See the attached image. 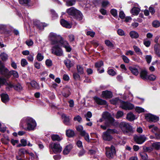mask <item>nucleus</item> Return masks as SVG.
<instances>
[{
  "label": "nucleus",
  "instance_id": "1",
  "mask_svg": "<svg viewBox=\"0 0 160 160\" xmlns=\"http://www.w3.org/2000/svg\"><path fill=\"white\" fill-rule=\"evenodd\" d=\"M49 40L51 41V45L59 44L61 47H64L67 52H70L72 50V48L68 42L64 40V38L60 35H58L56 33L51 32L49 35Z\"/></svg>",
  "mask_w": 160,
  "mask_h": 160
},
{
  "label": "nucleus",
  "instance_id": "2",
  "mask_svg": "<svg viewBox=\"0 0 160 160\" xmlns=\"http://www.w3.org/2000/svg\"><path fill=\"white\" fill-rule=\"evenodd\" d=\"M25 124L27 127H25L21 123L20 126L23 129L28 131L33 130L35 127L36 126V123L35 121L32 118L28 117L26 118L25 121Z\"/></svg>",
  "mask_w": 160,
  "mask_h": 160
},
{
  "label": "nucleus",
  "instance_id": "3",
  "mask_svg": "<svg viewBox=\"0 0 160 160\" xmlns=\"http://www.w3.org/2000/svg\"><path fill=\"white\" fill-rule=\"evenodd\" d=\"M102 117L105 120L104 125L109 127L115 125V120L112 116L111 114L108 112L106 111L103 112Z\"/></svg>",
  "mask_w": 160,
  "mask_h": 160
},
{
  "label": "nucleus",
  "instance_id": "4",
  "mask_svg": "<svg viewBox=\"0 0 160 160\" xmlns=\"http://www.w3.org/2000/svg\"><path fill=\"white\" fill-rule=\"evenodd\" d=\"M68 14L72 16L73 18L81 21L82 19L83 15L80 11L74 8L73 7L67 10Z\"/></svg>",
  "mask_w": 160,
  "mask_h": 160
},
{
  "label": "nucleus",
  "instance_id": "5",
  "mask_svg": "<svg viewBox=\"0 0 160 160\" xmlns=\"http://www.w3.org/2000/svg\"><path fill=\"white\" fill-rule=\"evenodd\" d=\"M115 129H108L106 132H103L102 137L103 139L106 141H111L113 138L111 134H114L116 132Z\"/></svg>",
  "mask_w": 160,
  "mask_h": 160
},
{
  "label": "nucleus",
  "instance_id": "6",
  "mask_svg": "<svg viewBox=\"0 0 160 160\" xmlns=\"http://www.w3.org/2000/svg\"><path fill=\"white\" fill-rule=\"evenodd\" d=\"M119 127L124 133H132L133 132L132 126L128 123L121 122Z\"/></svg>",
  "mask_w": 160,
  "mask_h": 160
},
{
  "label": "nucleus",
  "instance_id": "7",
  "mask_svg": "<svg viewBox=\"0 0 160 160\" xmlns=\"http://www.w3.org/2000/svg\"><path fill=\"white\" fill-rule=\"evenodd\" d=\"M50 148L52 149L54 153L58 154L60 153L62 151V148L58 142H51L49 144Z\"/></svg>",
  "mask_w": 160,
  "mask_h": 160
},
{
  "label": "nucleus",
  "instance_id": "8",
  "mask_svg": "<svg viewBox=\"0 0 160 160\" xmlns=\"http://www.w3.org/2000/svg\"><path fill=\"white\" fill-rule=\"evenodd\" d=\"M52 47L51 50L52 53L58 56H61L63 55L62 49L60 47V44H56Z\"/></svg>",
  "mask_w": 160,
  "mask_h": 160
},
{
  "label": "nucleus",
  "instance_id": "9",
  "mask_svg": "<svg viewBox=\"0 0 160 160\" xmlns=\"http://www.w3.org/2000/svg\"><path fill=\"white\" fill-rule=\"evenodd\" d=\"M145 118L149 122H157L159 120V117L151 113L147 114L145 115Z\"/></svg>",
  "mask_w": 160,
  "mask_h": 160
},
{
  "label": "nucleus",
  "instance_id": "10",
  "mask_svg": "<svg viewBox=\"0 0 160 160\" xmlns=\"http://www.w3.org/2000/svg\"><path fill=\"white\" fill-rule=\"evenodd\" d=\"M9 71L5 67V65L2 66L0 68V74L3 77L8 79Z\"/></svg>",
  "mask_w": 160,
  "mask_h": 160
},
{
  "label": "nucleus",
  "instance_id": "11",
  "mask_svg": "<svg viewBox=\"0 0 160 160\" xmlns=\"http://www.w3.org/2000/svg\"><path fill=\"white\" fill-rule=\"evenodd\" d=\"M134 141L138 144H141L143 143L146 140V138L144 135L140 136H136L134 137Z\"/></svg>",
  "mask_w": 160,
  "mask_h": 160
},
{
  "label": "nucleus",
  "instance_id": "12",
  "mask_svg": "<svg viewBox=\"0 0 160 160\" xmlns=\"http://www.w3.org/2000/svg\"><path fill=\"white\" fill-rule=\"evenodd\" d=\"M101 96L103 98L110 99L112 97L113 94L111 91L106 90L102 92Z\"/></svg>",
  "mask_w": 160,
  "mask_h": 160
},
{
  "label": "nucleus",
  "instance_id": "13",
  "mask_svg": "<svg viewBox=\"0 0 160 160\" xmlns=\"http://www.w3.org/2000/svg\"><path fill=\"white\" fill-rule=\"evenodd\" d=\"M71 89L69 86L66 85L63 88V92L62 93L63 97L67 98L71 94Z\"/></svg>",
  "mask_w": 160,
  "mask_h": 160
},
{
  "label": "nucleus",
  "instance_id": "14",
  "mask_svg": "<svg viewBox=\"0 0 160 160\" xmlns=\"http://www.w3.org/2000/svg\"><path fill=\"white\" fill-rule=\"evenodd\" d=\"M118 100L121 103L120 107L121 108H122L124 110H127L128 102L122 101V100L119 99V98H116L114 101L115 104H116Z\"/></svg>",
  "mask_w": 160,
  "mask_h": 160
},
{
  "label": "nucleus",
  "instance_id": "15",
  "mask_svg": "<svg viewBox=\"0 0 160 160\" xmlns=\"http://www.w3.org/2000/svg\"><path fill=\"white\" fill-rule=\"evenodd\" d=\"M93 98L96 103L99 105H106L107 104L106 101L103 100L96 96L93 97Z\"/></svg>",
  "mask_w": 160,
  "mask_h": 160
},
{
  "label": "nucleus",
  "instance_id": "16",
  "mask_svg": "<svg viewBox=\"0 0 160 160\" xmlns=\"http://www.w3.org/2000/svg\"><path fill=\"white\" fill-rule=\"evenodd\" d=\"M155 54L158 57H160V44H156L154 46Z\"/></svg>",
  "mask_w": 160,
  "mask_h": 160
},
{
  "label": "nucleus",
  "instance_id": "17",
  "mask_svg": "<svg viewBox=\"0 0 160 160\" xmlns=\"http://www.w3.org/2000/svg\"><path fill=\"white\" fill-rule=\"evenodd\" d=\"M60 23L62 26L66 28H70L72 27L69 22L63 19H62L61 20Z\"/></svg>",
  "mask_w": 160,
  "mask_h": 160
},
{
  "label": "nucleus",
  "instance_id": "18",
  "mask_svg": "<svg viewBox=\"0 0 160 160\" xmlns=\"http://www.w3.org/2000/svg\"><path fill=\"white\" fill-rule=\"evenodd\" d=\"M33 23L34 26L40 30L43 29L45 26L43 25V23L40 22L38 21H34L33 22Z\"/></svg>",
  "mask_w": 160,
  "mask_h": 160
},
{
  "label": "nucleus",
  "instance_id": "19",
  "mask_svg": "<svg viewBox=\"0 0 160 160\" xmlns=\"http://www.w3.org/2000/svg\"><path fill=\"white\" fill-rule=\"evenodd\" d=\"M129 69L133 75L136 76H137L139 73L138 68L136 67L130 66L129 67Z\"/></svg>",
  "mask_w": 160,
  "mask_h": 160
},
{
  "label": "nucleus",
  "instance_id": "20",
  "mask_svg": "<svg viewBox=\"0 0 160 160\" xmlns=\"http://www.w3.org/2000/svg\"><path fill=\"white\" fill-rule=\"evenodd\" d=\"M1 97L2 102L4 103H6L9 100V96L7 94L2 93Z\"/></svg>",
  "mask_w": 160,
  "mask_h": 160
},
{
  "label": "nucleus",
  "instance_id": "21",
  "mask_svg": "<svg viewBox=\"0 0 160 160\" xmlns=\"http://www.w3.org/2000/svg\"><path fill=\"white\" fill-rule=\"evenodd\" d=\"M80 135L83 137H84L85 140L88 142H90L89 139V134L86 132L85 131H83L80 133Z\"/></svg>",
  "mask_w": 160,
  "mask_h": 160
},
{
  "label": "nucleus",
  "instance_id": "22",
  "mask_svg": "<svg viewBox=\"0 0 160 160\" xmlns=\"http://www.w3.org/2000/svg\"><path fill=\"white\" fill-rule=\"evenodd\" d=\"M140 76L142 79L144 80H147L148 72L145 70H142L140 73Z\"/></svg>",
  "mask_w": 160,
  "mask_h": 160
},
{
  "label": "nucleus",
  "instance_id": "23",
  "mask_svg": "<svg viewBox=\"0 0 160 160\" xmlns=\"http://www.w3.org/2000/svg\"><path fill=\"white\" fill-rule=\"evenodd\" d=\"M62 117L64 118L63 121V123L67 125H69L70 124V118L69 116H67L65 114H63Z\"/></svg>",
  "mask_w": 160,
  "mask_h": 160
},
{
  "label": "nucleus",
  "instance_id": "24",
  "mask_svg": "<svg viewBox=\"0 0 160 160\" xmlns=\"http://www.w3.org/2000/svg\"><path fill=\"white\" fill-rule=\"evenodd\" d=\"M66 133L67 136L69 138H72L75 135L74 131L70 129L67 130Z\"/></svg>",
  "mask_w": 160,
  "mask_h": 160
},
{
  "label": "nucleus",
  "instance_id": "25",
  "mask_svg": "<svg viewBox=\"0 0 160 160\" xmlns=\"http://www.w3.org/2000/svg\"><path fill=\"white\" fill-rule=\"evenodd\" d=\"M63 62L66 67L68 69H70L74 65L73 64L71 63V60L69 59L64 60Z\"/></svg>",
  "mask_w": 160,
  "mask_h": 160
},
{
  "label": "nucleus",
  "instance_id": "26",
  "mask_svg": "<svg viewBox=\"0 0 160 160\" xmlns=\"http://www.w3.org/2000/svg\"><path fill=\"white\" fill-rule=\"evenodd\" d=\"M12 75L15 78H18L19 77L18 72L15 70H12L9 71L8 79H9Z\"/></svg>",
  "mask_w": 160,
  "mask_h": 160
},
{
  "label": "nucleus",
  "instance_id": "27",
  "mask_svg": "<svg viewBox=\"0 0 160 160\" xmlns=\"http://www.w3.org/2000/svg\"><path fill=\"white\" fill-rule=\"evenodd\" d=\"M51 138L52 140L53 141H58L59 142L62 139V138L58 134H52L51 136Z\"/></svg>",
  "mask_w": 160,
  "mask_h": 160
},
{
  "label": "nucleus",
  "instance_id": "28",
  "mask_svg": "<svg viewBox=\"0 0 160 160\" xmlns=\"http://www.w3.org/2000/svg\"><path fill=\"white\" fill-rule=\"evenodd\" d=\"M126 118L129 121H132L135 119V116L132 112H130L127 114Z\"/></svg>",
  "mask_w": 160,
  "mask_h": 160
},
{
  "label": "nucleus",
  "instance_id": "29",
  "mask_svg": "<svg viewBox=\"0 0 160 160\" xmlns=\"http://www.w3.org/2000/svg\"><path fill=\"white\" fill-rule=\"evenodd\" d=\"M129 35L130 37L133 38H137L139 37V34L136 32L132 31L130 32Z\"/></svg>",
  "mask_w": 160,
  "mask_h": 160
},
{
  "label": "nucleus",
  "instance_id": "30",
  "mask_svg": "<svg viewBox=\"0 0 160 160\" xmlns=\"http://www.w3.org/2000/svg\"><path fill=\"white\" fill-rule=\"evenodd\" d=\"M140 12L139 8L134 7L132 8L131 11V12L133 15H137Z\"/></svg>",
  "mask_w": 160,
  "mask_h": 160
},
{
  "label": "nucleus",
  "instance_id": "31",
  "mask_svg": "<svg viewBox=\"0 0 160 160\" xmlns=\"http://www.w3.org/2000/svg\"><path fill=\"white\" fill-rule=\"evenodd\" d=\"M76 68L78 73V74L80 75H82L84 73V69L82 65H77Z\"/></svg>",
  "mask_w": 160,
  "mask_h": 160
},
{
  "label": "nucleus",
  "instance_id": "32",
  "mask_svg": "<svg viewBox=\"0 0 160 160\" xmlns=\"http://www.w3.org/2000/svg\"><path fill=\"white\" fill-rule=\"evenodd\" d=\"M105 43L108 47L113 49L114 48V44L108 40H106L105 41Z\"/></svg>",
  "mask_w": 160,
  "mask_h": 160
},
{
  "label": "nucleus",
  "instance_id": "33",
  "mask_svg": "<svg viewBox=\"0 0 160 160\" xmlns=\"http://www.w3.org/2000/svg\"><path fill=\"white\" fill-rule=\"evenodd\" d=\"M26 150L23 148L19 149L18 153L21 158H25V153Z\"/></svg>",
  "mask_w": 160,
  "mask_h": 160
},
{
  "label": "nucleus",
  "instance_id": "34",
  "mask_svg": "<svg viewBox=\"0 0 160 160\" xmlns=\"http://www.w3.org/2000/svg\"><path fill=\"white\" fill-rule=\"evenodd\" d=\"M103 65V62L101 60L99 62H97L95 63V67L96 68H98L97 69V71H98L100 70L99 68L101 67V66H102Z\"/></svg>",
  "mask_w": 160,
  "mask_h": 160
},
{
  "label": "nucleus",
  "instance_id": "35",
  "mask_svg": "<svg viewBox=\"0 0 160 160\" xmlns=\"http://www.w3.org/2000/svg\"><path fill=\"white\" fill-rule=\"evenodd\" d=\"M13 88L15 90L19 91L22 90V88L19 83H18L14 85Z\"/></svg>",
  "mask_w": 160,
  "mask_h": 160
},
{
  "label": "nucleus",
  "instance_id": "36",
  "mask_svg": "<svg viewBox=\"0 0 160 160\" xmlns=\"http://www.w3.org/2000/svg\"><path fill=\"white\" fill-rule=\"evenodd\" d=\"M107 72L109 75L112 76H113L117 74V73L113 69H109V68L108 69Z\"/></svg>",
  "mask_w": 160,
  "mask_h": 160
},
{
  "label": "nucleus",
  "instance_id": "37",
  "mask_svg": "<svg viewBox=\"0 0 160 160\" xmlns=\"http://www.w3.org/2000/svg\"><path fill=\"white\" fill-rule=\"evenodd\" d=\"M50 12L51 14V17L53 19L57 18L58 17V15L55 11L53 9H51Z\"/></svg>",
  "mask_w": 160,
  "mask_h": 160
},
{
  "label": "nucleus",
  "instance_id": "38",
  "mask_svg": "<svg viewBox=\"0 0 160 160\" xmlns=\"http://www.w3.org/2000/svg\"><path fill=\"white\" fill-rule=\"evenodd\" d=\"M139 154L141 158L142 159H146L148 158L147 154L144 152H140Z\"/></svg>",
  "mask_w": 160,
  "mask_h": 160
},
{
  "label": "nucleus",
  "instance_id": "39",
  "mask_svg": "<svg viewBox=\"0 0 160 160\" xmlns=\"http://www.w3.org/2000/svg\"><path fill=\"white\" fill-rule=\"evenodd\" d=\"M152 26L155 28H157L160 26V22L158 20L154 21L152 24Z\"/></svg>",
  "mask_w": 160,
  "mask_h": 160
},
{
  "label": "nucleus",
  "instance_id": "40",
  "mask_svg": "<svg viewBox=\"0 0 160 160\" xmlns=\"http://www.w3.org/2000/svg\"><path fill=\"white\" fill-rule=\"evenodd\" d=\"M76 0H68L67 2V4L68 6H72L75 3Z\"/></svg>",
  "mask_w": 160,
  "mask_h": 160
},
{
  "label": "nucleus",
  "instance_id": "41",
  "mask_svg": "<svg viewBox=\"0 0 160 160\" xmlns=\"http://www.w3.org/2000/svg\"><path fill=\"white\" fill-rule=\"evenodd\" d=\"M135 110L137 112L139 113L144 112V109L139 107H136Z\"/></svg>",
  "mask_w": 160,
  "mask_h": 160
},
{
  "label": "nucleus",
  "instance_id": "42",
  "mask_svg": "<svg viewBox=\"0 0 160 160\" xmlns=\"http://www.w3.org/2000/svg\"><path fill=\"white\" fill-rule=\"evenodd\" d=\"M30 0H18L19 3L21 5H28Z\"/></svg>",
  "mask_w": 160,
  "mask_h": 160
},
{
  "label": "nucleus",
  "instance_id": "43",
  "mask_svg": "<svg viewBox=\"0 0 160 160\" xmlns=\"http://www.w3.org/2000/svg\"><path fill=\"white\" fill-rule=\"evenodd\" d=\"M106 156L108 158H112L114 154L112 152H110V150L106 151Z\"/></svg>",
  "mask_w": 160,
  "mask_h": 160
},
{
  "label": "nucleus",
  "instance_id": "44",
  "mask_svg": "<svg viewBox=\"0 0 160 160\" xmlns=\"http://www.w3.org/2000/svg\"><path fill=\"white\" fill-rule=\"evenodd\" d=\"M111 14L114 17H116L117 16V11L116 9H111L110 11Z\"/></svg>",
  "mask_w": 160,
  "mask_h": 160
},
{
  "label": "nucleus",
  "instance_id": "45",
  "mask_svg": "<svg viewBox=\"0 0 160 160\" xmlns=\"http://www.w3.org/2000/svg\"><path fill=\"white\" fill-rule=\"evenodd\" d=\"M44 57L42 54L38 52L37 56V59L38 61H42Z\"/></svg>",
  "mask_w": 160,
  "mask_h": 160
},
{
  "label": "nucleus",
  "instance_id": "46",
  "mask_svg": "<svg viewBox=\"0 0 160 160\" xmlns=\"http://www.w3.org/2000/svg\"><path fill=\"white\" fill-rule=\"evenodd\" d=\"M78 72H75L73 73V77L74 79L79 80L80 78V75Z\"/></svg>",
  "mask_w": 160,
  "mask_h": 160
},
{
  "label": "nucleus",
  "instance_id": "47",
  "mask_svg": "<svg viewBox=\"0 0 160 160\" xmlns=\"http://www.w3.org/2000/svg\"><path fill=\"white\" fill-rule=\"evenodd\" d=\"M153 146L156 149H160V142H156L153 143Z\"/></svg>",
  "mask_w": 160,
  "mask_h": 160
},
{
  "label": "nucleus",
  "instance_id": "48",
  "mask_svg": "<svg viewBox=\"0 0 160 160\" xmlns=\"http://www.w3.org/2000/svg\"><path fill=\"white\" fill-rule=\"evenodd\" d=\"M123 115V112L121 111H118L116 115V118L117 119H118L121 117Z\"/></svg>",
  "mask_w": 160,
  "mask_h": 160
},
{
  "label": "nucleus",
  "instance_id": "49",
  "mask_svg": "<svg viewBox=\"0 0 160 160\" xmlns=\"http://www.w3.org/2000/svg\"><path fill=\"white\" fill-rule=\"evenodd\" d=\"M122 58L125 63H128L129 62V59L126 56L122 55Z\"/></svg>",
  "mask_w": 160,
  "mask_h": 160
},
{
  "label": "nucleus",
  "instance_id": "50",
  "mask_svg": "<svg viewBox=\"0 0 160 160\" xmlns=\"http://www.w3.org/2000/svg\"><path fill=\"white\" fill-rule=\"evenodd\" d=\"M156 78V77L155 75L153 74H151L148 76L147 80H149L151 81H154L155 80Z\"/></svg>",
  "mask_w": 160,
  "mask_h": 160
},
{
  "label": "nucleus",
  "instance_id": "51",
  "mask_svg": "<svg viewBox=\"0 0 160 160\" xmlns=\"http://www.w3.org/2000/svg\"><path fill=\"white\" fill-rule=\"evenodd\" d=\"M73 120L74 121H78L80 123L82 121V118L80 116L78 115L74 118Z\"/></svg>",
  "mask_w": 160,
  "mask_h": 160
},
{
  "label": "nucleus",
  "instance_id": "52",
  "mask_svg": "<svg viewBox=\"0 0 160 160\" xmlns=\"http://www.w3.org/2000/svg\"><path fill=\"white\" fill-rule=\"evenodd\" d=\"M21 64L22 67H25L28 64V62L26 59L23 58L21 60Z\"/></svg>",
  "mask_w": 160,
  "mask_h": 160
},
{
  "label": "nucleus",
  "instance_id": "53",
  "mask_svg": "<svg viewBox=\"0 0 160 160\" xmlns=\"http://www.w3.org/2000/svg\"><path fill=\"white\" fill-rule=\"evenodd\" d=\"M152 57L150 55H147L146 56L145 59L148 63H150L151 61Z\"/></svg>",
  "mask_w": 160,
  "mask_h": 160
},
{
  "label": "nucleus",
  "instance_id": "54",
  "mask_svg": "<svg viewBox=\"0 0 160 160\" xmlns=\"http://www.w3.org/2000/svg\"><path fill=\"white\" fill-rule=\"evenodd\" d=\"M46 65L48 67H51L52 65V62L51 60L49 59H47L45 61Z\"/></svg>",
  "mask_w": 160,
  "mask_h": 160
},
{
  "label": "nucleus",
  "instance_id": "55",
  "mask_svg": "<svg viewBox=\"0 0 160 160\" xmlns=\"http://www.w3.org/2000/svg\"><path fill=\"white\" fill-rule=\"evenodd\" d=\"M25 43L28 46H31L33 44V42L32 40H28L26 41Z\"/></svg>",
  "mask_w": 160,
  "mask_h": 160
},
{
  "label": "nucleus",
  "instance_id": "56",
  "mask_svg": "<svg viewBox=\"0 0 160 160\" xmlns=\"http://www.w3.org/2000/svg\"><path fill=\"white\" fill-rule=\"evenodd\" d=\"M33 56L34 54H30L27 57V59L28 60V61L32 62L33 60Z\"/></svg>",
  "mask_w": 160,
  "mask_h": 160
},
{
  "label": "nucleus",
  "instance_id": "57",
  "mask_svg": "<svg viewBox=\"0 0 160 160\" xmlns=\"http://www.w3.org/2000/svg\"><path fill=\"white\" fill-rule=\"evenodd\" d=\"M6 82V79L4 78H2L0 77V87L1 84H4Z\"/></svg>",
  "mask_w": 160,
  "mask_h": 160
},
{
  "label": "nucleus",
  "instance_id": "58",
  "mask_svg": "<svg viewBox=\"0 0 160 160\" xmlns=\"http://www.w3.org/2000/svg\"><path fill=\"white\" fill-rule=\"evenodd\" d=\"M125 15L124 12L122 11H120L119 13V17L121 19H123L125 18Z\"/></svg>",
  "mask_w": 160,
  "mask_h": 160
},
{
  "label": "nucleus",
  "instance_id": "59",
  "mask_svg": "<svg viewBox=\"0 0 160 160\" xmlns=\"http://www.w3.org/2000/svg\"><path fill=\"white\" fill-rule=\"evenodd\" d=\"M117 33L119 35L121 36L125 35L124 31L122 29H119L118 30Z\"/></svg>",
  "mask_w": 160,
  "mask_h": 160
},
{
  "label": "nucleus",
  "instance_id": "60",
  "mask_svg": "<svg viewBox=\"0 0 160 160\" xmlns=\"http://www.w3.org/2000/svg\"><path fill=\"white\" fill-rule=\"evenodd\" d=\"M133 48L136 52H140V53H142L140 49L138 46L134 45L133 46Z\"/></svg>",
  "mask_w": 160,
  "mask_h": 160
},
{
  "label": "nucleus",
  "instance_id": "61",
  "mask_svg": "<svg viewBox=\"0 0 160 160\" xmlns=\"http://www.w3.org/2000/svg\"><path fill=\"white\" fill-rule=\"evenodd\" d=\"M134 108V105L131 103L128 102L127 110H132Z\"/></svg>",
  "mask_w": 160,
  "mask_h": 160
},
{
  "label": "nucleus",
  "instance_id": "62",
  "mask_svg": "<svg viewBox=\"0 0 160 160\" xmlns=\"http://www.w3.org/2000/svg\"><path fill=\"white\" fill-rule=\"evenodd\" d=\"M20 142L23 147L26 146L27 145V141L26 139H21Z\"/></svg>",
  "mask_w": 160,
  "mask_h": 160
},
{
  "label": "nucleus",
  "instance_id": "63",
  "mask_svg": "<svg viewBox=\"0 0 160 160\" xmlns=\"http://www.w3.org/2000/svg\"><path fill=\"white\" fill-rule=\"evenodd\" d=\"M85 152V150L83 148L80 150L78 153V155L79 157H81L83 155Z\"/></svg>",
  "mask_w": 160,
  "mask_h": 160
},
{
  "label": "nucleus",
  "instance_id": "64",
  "mask_svg": "<svg viewBox=\"0 0 160 160\" xmlns=\"http://www.w3.org/2000/svg\"><path fill=\"white\" fill-rule=\"evenodd\" d=\"M0 56L2 60L3 61H5L7 59L6 55L2 53L0 54Z\"/></svg>",
  "mask_w": 160,
  "mask_h": 160
}]
</instances>
